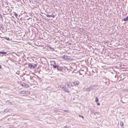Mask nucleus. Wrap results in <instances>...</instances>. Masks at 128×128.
Instances as JSON below:
<instances>
[{
	"label": "nucleus",
	"mask_w": 128,
	"mask_h": 128,
	"mask_svg": "<svg viewBox=\"0 0 128 128\" xmlns=\"http://www.w3.org/2000/svg\"><path fill=\"white\" fill-rule=\"evenodd\" d=\"M61 88L64 91L66 92H67L68 93L70 92L69 90L66 87L62 86V87H61Z\"/></svg>",
	"instance_id": "f257e3e1"
},
{
	"label": "nucleus",
	"mask_w": 128,
	"mask_h": 128,
	"mask_svg": "<svg viewBox=\"0 0 128 128\" xmlns=\"http://www.w3.org/2000/svg\"><path fill=\"white\" fill-rule=\"evenodd\" d=\"M6 54L8 55L7 52L3 51H0V56L2 57L4 55L5 56H6Z\"/></svg>",
	"instance_id": "f03ea898"
},
{
	"label": "nucleus",
	"mask_w": 128,
	"mask_h": 128,
	"mask_svg": "<svg viewBox=\"0 0 128 128\" xmlns=\"http://www.w3.org/2000/svg\"><path fill=\"white\" fill-rule=\"evenodd\" d=\"M37 63L36 64H34V65L32 64H30L28 65V66L29 67H30L31 68H34L37 66Z\"/></svg>",
	"instance_id": "7ed1b4c3"
},
{
	"label": "nucleus",
	"mask_w": 128,
	"mask_h": 128,
	"mask_svg": "<svg viewBox=\"0 0 128 128\" xmlns=\"http://www.w3.org/2000/svg\"><path fill=\"white\" fill-rule=\"evenodd\" d=\"M21 85L22 86L26 88H28L29 87L28 85L24 82H23L22 84H21Z\"/></svg>",
	"instance_id": "20e7f679"
},
{
	"label": "nucleus",
	"mask_w": 128,
	"mask_h": 128,
	"mask_svg": "<svg viewBox=\"0 0 128 128\" xmlns=\"http://www.w3.org/2000/svg\"><path fill=\"white\" fill-rule=\"evenodd\" d=\"M58 66L56 64H54L52 65V67L54 69H58Z\"/></svg>",
	"instance_id": "39448f33"
},
{
	"label": "nucleus",
	"mask_w": 128,
	"mask_h": 128,
	"mask_svg": "<svg viewBox=\"0 0 128 128\" xmlns=\"http://www.w3.org/2000/svg\"><path fill=\"white\" fill-rule=\"evenodd\" d=\"M63 69L62 67V66H58L57 70L60 71H62Z\"/></svg>",
	"instance_id": "423d86ee"
},
{
	"label": "nucleus",
	"mask_w": 128,
	"mask_h": 128,
	"mask_svg": "<svg viewBox=\"0 0 128 128\" xmlns=\"http://www.w3.org/2000/svg\"><path fill=\"white\" fill-rule=\"evenodd\" d=\"M79 82L78 81H76L74 82V84L75 86H78V85Z\"/></svg>",
	"instance_id": "0eeeda50"
},
{
	"label": "nucleus",
	"mask_w": 128,
	"mask_h": 128,
	"mask_svg": "<svg viewBox=\"0 0 128 128\" xmlns=\"http://www.w3.org/2000/svg\"><path fill=\"white\" fill-rule=\"evenodd\" d=\"M66 85L68 87L70 88V87L71 86V84L70 82H67L66 83Z\"/></svg>",
	"instance_id": "6e6552de"
},
{
	"label": "nucleus",
	"mask_w": 128,
	"mask_h": 128,
	"mask_svg": "<svg viewBox=\"0 0 128 128\" xmlns=\"http://www.w3.org/2000/svg\"><path fill=\"white\" fill-rule=\"evenodd\" d=\"M123 20L124 21L128 20V16H127L126 18H124Z\"/></svg>",
	"instance_id": "1a4fd4ad"
},
{
	"label": "nucleus",
	"mask_w": 128,
	"mask_h": 128,
	"mask_svg": "<svg viewBox=\"0 0 128 128\" xmlns=\"http://www.w3.org/2000/svg\"><path fill=\"white\" fill-rule=\"evenodd\" d=\"M26 92L24 90H22L20 91V94H23L26 93Z\"/></svg>",
	"instance_id": "9d476101"
},
{
	"label": "nucleus",
	"mask_w": 128,
	"mask_h": 128,
	"mask_svg": "<svg viewBox=\"0 0 128 128\" xmlns=\"http://www.w3.org/2000/svg\"><path fill=\"white\" fill-rule=\"evenodd\" d=\"M24 17H25V18H26V19L27 20L29 19L30 18H28V16H27V15L26 16H25Z\"/></svg>",
	"instance_id": "9b49d317"
},
{
	"label": "nucleus",
	"mask_w": 128,
	"mask_h": 128,
	"mask_svg": "<svg viewBox=\"0 0 128 128\" xmlns=\"http://www.w3.org/2000/svg\"><path fill=\"white\" fill-rule=\"evenodd\" d=\"M63 58L64 59L66 60L67 59L68 57L67 56L64 55L63 56Z\"/></svg>",
	"instance_id": "f8f14e48"
},
{
	"label": "nucleus",
	"mask_w": 128,
	"mask_h": 128,
	"mask_svg": "<svg viewBox=\"0 0 128 128\" xmlns=\"http://www.w3.org/2000/svg\"><path fill=\"white\" fill-rule=\"evenodd\" d=\"M98 99L97 97H96L95 98V102H98Z\"/></svg>",
	"instance_id": "ddd939ff"
},
{
	"label": "nucleus",
	"mask_w": 128,
	"mask_h": 128,
	"mask_svg": "<svg viewBox=\"0 0 128 128\" xmlns=\"http://www.w3.org/2000/svg\"><path fill=\"white\" fill-rule=\"evenodd\" d=\"M4 38L5 39H6L8 40H10V39L9 38H7L6 37H4Z\"/></svg>",
	"instance_id": "4468645a"
},
{
	"label": "nucleus",
	"mask_w": 128,
	"mask_h": 128,
	"mask_svg": "<svg viewBox=\"0 0 128 128\" xmlns=\"http://www.w3.org/2000/svg\"><path fill=\"white\" fill-rule=\"evenodd\" d=\"M78 116L80 117H81L82 118H84V116L82 115H81V114H79V115H78Z\"/></svg>",
	"instance_id": "2eb2a0df"
},
{
	"label": "nucleus",
	"mask_w": 128,
	"mask_h": 128,
	"mask_svg": "<svg viewBox=\"0 0 128 128\" xmlns=\"http://www.w3.org/2000/svg\"><path fill=\"white\" fill-rule=\"evenodd\" d=\"M120 124L121 126H123L124 124H123V122H120Z\"/></svg>",
	"instance_id": "dca6fc26"
},
{
	"label": "nucleus",
	"mask_w": 128,
	"mask_h": 128,
	"mask_svg": "<svg viewBox=\"0 0 128 128\" xmlns=\"http://www.w3.org/2000/svg\"><path fill=\"white\" fill-rule=\"evenodd\" d=\"M14 15L16 18L17 17V16H18V14L16 13V12H15Z\"/></svg>",
	"instance_id": "f3484780"
},
{
	"label": "nucleus",
	"mask_w": 128,
	"mask_h": 128,
	"mask_svg": "<svg viewBox=\"0 0 128 128\" xmlns=\"http://www.w3.org/2000/svg\"><path fill=\"white\" fill-rule=\"evenodd\" d=\"M64 112H68V113L69 112V111L68 110H64L63 111Z\"/></svg>",
	"instance_id": "a211bd4d"
},
{
	"label": "nucleus",
	"mask_w": 128,
	"mask_h": 128,
	"mask_svg": "<svg viewBox=\"0 0 128 128\" xmlns=\"http://www.w3.org/2000/svg\"><path fill=\"white\" fill-rule=\"evenodd\" d=\"M46 16L47 17H51V15H49L48 14H47L46 15Z\"/></svg>",
	"instance_id": "6ab92c4d"
},
{
	"label": "nucleus",
	"mask_w": 128,
	"mask_h": 128,
	"mask_svg": "<svg viewBox=\"0 0 128 128\" xmlns=\"http://www.w3.org/2000/svg\"><path fill=\"white\" fill-rule=\"evenodd\" d=\"M51 17H52L53 18H54L55 17V16L54 15H51Z\"/></svg>",
	"instance_id": "aec40b11"
},
{
	"label": "nucleus",
	"mask_w": 128,
	"mask_h": 128,
	"mask_svg": "<svg viewBox=\"0 0 128 128\" xmlns=\"http://www.w3.org/2000/svg\"><path fill=\"white\" fill-rule=\"evenodd\" d=\"M97 105L98 106H100V104L99 102H98L97 103Z\"/></svg>",
	"instance_id": "412c9836"
},
{
	"label": "nucleus",
	"mask_w": 128,
	"mask_h": 128,
	"mask_svg": "<svg viewBox=\"0 0 128 128\" xmlns=\"http://www.w3.org/2000/svg\"><path fill=\"white\" fill-rule=\"evenodd\" d=\"M94 114L95 115H96V114H98V113L97 112H95L94 113Z\"/></svg>",
	"instance_id": "4be33fe9"
},
{
	"label": "nucleus",
	"mask_w": 128,
	"mask_h": 128,
	"mask_svg": "<svg viewBox=\"0 0 128 128\" xmlns=\"http://www.w3.org/2000/svg\"><path fill=\"white\" fill-rule=\"evenodd\" d=\"M2 68V66L1 65H0V69Z\"/></svg>",
	"instance_id": "5701e85b"
},
{
	"label": "nucleus",
	"mask_w": 128,
	"mask_h": 128,
	"mask_svg": "<svg viewBox=\"0 0 128 128\" xmlns=\"http://www.w3.org/2000/svg\"><path fill=\"white\" fill-rule=\"evenodd\" d=\"M49 48H50V49H52V47H50Z\"/></svg>",
	"instance_id": "b1692460"
},
{
	"label": "nucleus",
	"mask_w": 128,
	"mask_h": 128,
	"mask_svg": "<svg viewBox=\"0 0 128 128\" xmlns=\"http://www.w3.org/2000/svg\"><path fill=\"white\" fill-rule=\"evenodd\" d=\"M22 18H20V20H22Z\"/></svg>",
	"instance_id": "393cba45"
},
{
	"label": "nucleus",
	"mask_w": 128,
	"mask_h": 128,
	"mask_svg": "<svg viewBox=\"0 0 128 128\" xmlns=\"http://www.w3.org/2000/svg\"><path fill=\"white\" fill-rule=\"evenodd\" d=\"M58 112H60V111H58Z\"/></svg>",
	"instance_id": "a878e982"
},
{
	"label": "nucleus",
	"mask_w": 128,
	"mask_h": 128,
	"mask_svg": "<svg viewBox=\"0 0 128 128\" xmlns=\"http://www.w3.org/2000/svg\"><path fill=\"white\" fill-rule=\"evenodd\" d=\"M10 104H11V102H10Z\"/></svg>",
	"instance_id": "bb28decb"
},
{
	"label": "nucleus",
	"mask_w": 128,
	"mask_h": 128,
	"mask_svg": "<svg viewBox=\"0 0 128 128\" xmlns=\"http://www.w3.org/2000/svg\"><path fill=\"white\" fill-rule=\"evenodd\" d=\"M53 50H54V48H53Z\"/></svg>",
	"instance_id": "cd10ccee"
},
{
	"label": "nucleus",
	"mask_w": 128,
	"mask_h": 128,
	"mask_svg": "<svg viewBox=\"0 0 128 128\" xmlns=\"http://www.w3.org/2000/svg\"><path fill=\"white\" fill-rule=\"evenodd\" d=\"M1 92V91H0V93Z\"/></svg>",
	"instance_id": "c85d7f7f"
}]
</instances>
